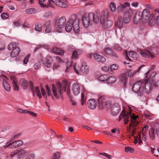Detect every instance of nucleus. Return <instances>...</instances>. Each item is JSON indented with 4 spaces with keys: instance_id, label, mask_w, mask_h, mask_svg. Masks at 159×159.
<instances>
[{
    "instance_id": "nucleus-61",
    "label": "nucleus",
    "mask_w": 159,
    "mask_h": 159,
    "mask_svg": "<svg viewBox=\"0 0 159 159\" xmlns=\"http://www.w3.org/2000/svg\"><path fill=\"white\" fill-rule=\"evenodd\" d=\"M56 59L59 62L63 63L64 62V61L59 56L56 57Z\"/></svg>"
},
{
    "instance_id": "nucleus-26",
    "label": "nucleus",
    "mask_w": 159,
    "mask_h": 159,
    "mask_svg": "<svg viewBox=\"0 0 159 159\" xmlns=\"http://www.w3.org/2000/svg\"><path fill=\"white\" fill-rule=\"evenodd\" d=\"M20 50L19 48L16 47L14 48L11 52L10 55L11 57L13 58L17 56L20 52Z\"/></svg>"
},
{
    "instance_id": "nucleus-29",
    "label": "nucleus",
    "mask_w": 159,
    "mask_h": 159,
    "mask_svg": "<svg viewBox=\"0 0 159 159\" xmlns=\"http://www.w3.org/2000/svg\"><path fill=\"white\" fill-rule=\"evenodd\" d=\"M123 19L121 16H119L116 23H115L116 27L117 26L119 28H121L123 25Z\"/></svg>"
},
{
    "instance_id": "nucleus-37",
    "label": "nucleus",
    "mask_w": 159,
    "mask_h": 159,
    "mask_svg": "<svg viewBox=\"0 0 159 159\" xmlns=\"http://www.w3.org/2000/svg\"><path fill=\"white\" fill-rule=\"evenodd\" d=\"M80 53V50H74L72 54V58L74 59H77Z\"/></svg>"
},
{
    "instance_id": "nucleus-15",
    "label": "nucleus",
    "mask_w": 159,
    "mask_h": 159,
    "mask_svg": "<svg viewBox=\"0 0 159 159\" xmlns=\"http://www.w3.org/2000/svg\"><path fill=\"white\" fill-rule=\"evenodd\" d=\"M27 154L26 150L21 148H20L17 150V154L19 159H21L25 156Z\"/></svg>"
},
{
    "instance_id": "nucleus-59",
    "label": "nucleus",
    "mask_w": 159,
    "mask_h": 159,
    "mask_svg": "<svg viewBox=\"0 0 159 159\" xmlns=\"http://www.w3.org/2000/svg\"><path fill=\"white\" fill-rule=\"evenodd\" d=\"M30 56V55L28 57L26 56L25 57L23 60V63L25 64H27L28 61V58Z\"/></svg>"
},
{
    "instance_id": "nucleus-48",
    "label": "nucleus",
    "mask_w": 159,
    "mask_h": 159,
    "mask_svg": "<svg viewBox=\"0 0 159 159\" xmlns=\"http://www.w3.org/2000/svg\"><path fill=\"white\" fill-rule=\"evenodd\" d=\"M20 135V134H16L14 136L11 137L9 139V142H11V141H12L14 140H15V139H17L19 137Z\"/></svg>"
},
{
    "instance_id": "nucleus-24",
    "label": "nucleus",
    "mask_w": 159,
    "mask_h": 159,
    "mask_svg": "<svg viewBox=\"0 0 159 159\" xmlns=\"http://www.w3.org/2000/svg\"><path fill=\"white\" fill-rule=\"evenodd\" d=\"M105 54H108L113 57H116V54L113 52L112 50L110 48H106L104 51Z\"/></svg>"
},
{
    "instance_id": "nucleus-13",
    "label": "nucleus",
    "mask_w": 159,
    "mask_h": 159,
    "mask_svg": "<svg viewBox=\"0 0 159 159\" xmlns=\"http://www.w3.org/2000/svg\"><path fill=\"white\" fill-rule=\"evenodd\" d=\"M133 13V11L130 9L125 13L123 17V21L125 23H128L130 21Z\"/></svg>"
},
{
    "instance_id": "nucleus-3",
    "label": "nucleus",
    "mask_w": 159,
    "mask_h": 159,
    "mask_svg": "<svg viewBox=\"0 0 159 159\" xmlns=\"http://www.w3.org/2000/svg\"><path fill=\"white\" fill-rule=\"evenodd\" d=\"M99 14L90 13H86L83 16L82 18V23L84 26L87 28L89 25L92 24L94 22L97 23L99 21Z\"/></svg>"
},
{
    "instance_id": "nucleus-53",
    "label": "nucleus",
    "mask_w": 159,
    "mask_h": 159,
    "mask_svg": "<svg viewBox=\"0 0 159 159\" xmlns=\"http://www.w3.org/2000/svg\"><path fill=\"white\" fill-rule=\"evenodd\" d=\"M8 17V15L7 13H3L1 15V18L3 19H7Z\"/></svg>"
},
{
    "instance_id": "nucleus-57",
    "label": "nucleus",
    "mask_w": 159,
    "mask_h": 159,
    "mask_svg": "<svg viewBox=\"0 0 159 159\" xmlns=\"http://www.w3.org/2000/svg\"><path fill=\"white\" fill-rule=\"evenodd\" d=\"M123 8L121 4L120 6H119L117 7V10L118 12H121L122 11Z\"/></svg>"
},
{
    "instance_id": "nucleus-33",
    "label": "nucleus",
    "mask_w": 159,
    "mask_h": 159,
    "mask_svg": "<svg viewBox=\"0 0 159 159\" xmlns=\"http://www.w3.org/2000/svg\"><path fill=\"white\" fill-rule=\"evenodd\" d=\"M118 68V66L116 64H113L111 66V67L109 68L107 70V71L108 73L112 74V72L111 70H116Z\"/></svg>"
},
{
    "instance_id": "nucleus-1",
    "label": "nucleus",
    "mask_w": 159,
    "mask_h": 159,
    "mask_svg": "<svg viewBox=\"0 0 159 159\" xmlns=\"http://www.w3.org/2000/svg\"><path fill=\"white\" fill-rule=\"evenodd\" d=\"M151 70H149L148 72L145 73V78L146 80H140V96L143 94L141 91L144 92L146 93H149L152 89V84L153 81H154L155 76L157 74V72H153L149 76L148 78L149 74L150 73Z\"/></svg>"
},
{
    "instance_id": "nucleus-7",
    "label": "nucleus",
    "mask_w": 159,
    "mask_h": 159,
    "mask_svg": "<svg viewBox=\"0 0 159 159\" xmlns=\"http://www.w3.org/2000/svg\"><path fill=\"white\" fill-rule=\"evenodd\" d=\"M108 17V13L107 12L102 13L100 17L101 23L107 28L111 27L113 24L112 21L107 19Z\"/></svg>"
},
{
    "instance_id": "nucleus-6",
    "label": "nucleus",
    "mask_w": 159,
    "mask_h": 159,
    "mask_svg": "<svg viewBox=\"0 0 159 159\" xmlns=\"http://www.w3.org/2000/svg\"><path fill=\"white\" fill-rule=\"evenodd\" d=\"M39 3L42 7L50 6L51 2L61 7L66 8L67 6L65 3L60 0H39Z\"/></svg>"
},
{
    "instance_id": "nucleus-43",
    "label": "nucleus",
    "mask_w": 159,
    "mask_h": 159,
    "mask_svg": "<svg viewBox=\"0 0 159 159\" xmlns=\"http://www.w3.org/2000/svg\"><path fill=\"white\" fill-rule=\"evenodd\" d=\"M36 12V10L33 8H31L25 10V12L28 14H33Z\"/></svg>"
},
{
    "instance_id": "nucleus-35",
    "label": "nucleus",
    "mask_w": 159,
    "mask_h": 159,
    "mask_svg": "<svg viewBox=\"0 0 159 159\" xmlns=\"http://www.w3.org/2000/svg\"><path fill=\"white\" fill-rule=\"evenodd\" d=\"M3 86L7 91H9L10 90V86L5 80H3Z\"/></svg>"
},
{
    "instance_id": "nucleus-25",
    "label": "nucleus",
    "mask_w": 159,
    "mask_h": 159,
    "mask_svg": "<svg viewBox=\"0 0 159 159\" xmlns=\"http://www.w3.org/2000/svg\"><path fill=\"white\" fill-rule=\"evenodd\" d=\"M149 127L148 125H145L142 129L141 133L143 137V140L145 141L147 137V134L146 133V131L148 129Z\"/></svg>"
},
{
    "instance_id": "nucleus-16",
    "label": "nucleus",
    "mask_w": 159,
    "mask_h": 159,
    "mask_svg": "<svg viewBox=\"0 0 159 159\" xmlns=\"http://www.w3.org/2000/svg\"><path fill=\"white\" fill-rule=\"evenodd\" d=\"M87 104L89 108L92 109H95L97 105L95 100L93 99H89L87 102Z\"/></svg>"
},
{
    "instance_id": "nucleus-45",
    "label": "nucleus",
    "mask_w": 159,
    "mask_h": 159,
    "mask_svg": "<svg viewBox=\"0 0 159 159\" xmlns=\"http://www.w3.org/2000/svg\"><path fill=\"white\" fill-rule=\"evenodd\" d=\"M80 102L81 104L82 105H83L84 103H86V98H85V96L82 93H81Z\"/></svg>"
},
{
    "instance_id": "nucleus-38",
    "label": "nucleus",
    "mask_w": 159,
    "mask_h": 159,
    "mask_svg": "<svg viewBox=\"0 0 159 159\" xmlns=\"http://www.w3.org/2000/svg\"><path fill=\"white\" fill-rule=\"evenodd\" d=\"M132 89L134 93H137L138 94H139L138 92L139 91V84L138 82L134 85L132 87Z\"/></svg>"
},
{
    "instance_id": "nucleus-8",
    "label": "nucleus",
    "mask_w": 159,
    "mask_h": 159,
    "mask_svg": "<svg viewBox=\"0 0 159 159\" xmlns=\"http://www.w3.org/2000/svg\"><path fill=\"white\" fill-rule=\"evenodd\" d=\"M66 19L65 16H63L60 18L56 22V30L58 33L62 31V29L64 27L66 22Z\"/></svg>"
},
{
    "instance_id": "nucleus-44",
    "label": "nucleus",
    "mask_w": 159,
    "mask_h": 159,
    "mask_svg": "<svg viewBox=\"0 0 159 159\" xmlns=\"http://www.w3.org/2000/svg\"><path fill=\"white\" fill-rule=\"evenodd\" d=\"M16 48V43H11L8 47V49L11 50L13 49H14Z\"/></svg>"
},
{
    "instance_id": "nucleus-23",
    "label": "nucleus",
    "mask_w": 159,
    "mask_h": 159,
    "mask_svg": "<svg viewBox=\"0 0 159 159\" xmlns=\"http://www.w3.org/2000/svg\"><path fill=\"white\" fill-rule=\"evenodd\" d=\"M80 70L83 73L87 74L89 72V67L86 63H82L80 68Z\"/></svg>"
},
{
    "instance_id": "nucleus-40",
    "label": "nucleus",
    "mask_w": 159,
    "mask_h": 159,
    "mask_svg": "<svg viewBox=\"0 0 159 159\" xmlns=\"http://www.w3.org/2000/svg\"><path fill=\"white\" fill-rule=\"evenodd\" d=\"M149 136L152 139H154L155 138L154 130L152 128H150L149 130Z\"/></svg>"
},
{
    "instance_id": "nucleus-39",
    "label": "nucleus",
    "mask_w": 159,
    "mask_h": 159,
    "mask_svg": "<svg viewBox=\"0 0 159 159\" xmlns=\"http://www.w3.org/2000/svg\"><path fill=\"white\" fill-rule=\"evenodd\" d=\"M116 80V78L114 76H112L110 77L108 76L107 81L108 83L109 84H112L114 83Z\"/></svg>"
},
{
    "instance_id": "nucleus-17",
    "label": "nucleus",
    "mask_w": 159,
    "mask_h": 159,
    "mask_svg": "<svg viewBox=\"0 0 159 159\" xmlns=\"http://www.w3.org/2000/svg\"><path fill=\"white\" fill-rule=\"evenodd\" d=\"M11 82H12L14 90L17 91L19 90V88L17 85L18 82L17 78L14 76L10 77Z\"/></svg>"
},
{
    "instance_id": "nucleus-9",
    "label": "nucleus",
    "mask_w": 159,
    "mask_h": 159,
    "mask_svg": "<svg viewBox=\"0 0 159 159\" xmlns=\"http://www.w3.org/2000/svg\"><path fill=\"white\" fill-rule=\"evenodd\" d=\"M150 16L149 10L148 9H144L142 12L141 18L140 20H140L143 22V24L147 22L149 16Z\"/></svg>"
},
{
    "instance_id": "nucleus-32",
    "label": "nucleus",
    "mask_w": 159,
    "mask_h": 159,
    "mask_svg": "<svg viewBox=\"0 0 159 159\" xmlns=\"http://www.w3.org/2000/svg\"><path fill=\"white\" fill-rule=\"evenodd\" d=\"M53 51L54 53L59 55H62L64 53L63 50L56 47L53 48Z\"/></svg>"
},
{
    "instance_id": "nucleus-42",
    "label": "nucleus",
    "mask_w": 159,
    "mask_h": 159,
    "mask_svg": "<svg viewBox=\"0 0 159 159\" xmlns=\"http://www.w3.org/2000/svg\"><path fill=\"white\" fill-rule=\"evenodd\" d=\"M108 75L106 74H103L100 76L98 77V79L102 81H104L107 80L108 79Z\"/></svg>"
},
{
    "instance_id": "nucleus-36",
    "label": "nucleus",
    "mask_w": 159,
    "mask_h": 159,
    "mask_svg": "<svg viewBox=\"0 0 159 159\" xmlns=\"http://www.w3.org/2000/svg\"><path fill=\"white\" fill-rule=\"evenodd\" d=\"M111 103L112 102L111 101H107L106 102H105V104L103 105V108L106 107L107 109H111L112 105Z\"/></svg>"
},
{
    "instance_id": "nucleus-56",
    "label": "nucleus",
    "mask_w": 159,
    "mask_h": 159,
    "mask_svg": "<svg viewBox=\"0 0 159 159\" xmlns=\"http://www.w3.org/2000/svg\"><path fill=\"white\" fill-rule=\"evenodd\" d=\"M52 15V13L51 12L48 11L46 12L44 14V17H48Z\"/></svg>"
},
{
    "instance_id": "nucleus-22",
    "label": "nucleus",
    "mask_w": 159,
    "mask_h": 159,
    "mask_svg": "<svg viewBox=\"0 0 159 159\" xmlns=\"http://www.w3.org/2000/svg\"><path fill=\"white\" fill-rule=\"evenodd\" d=\"M128 74V76L129 77H131L133 76L134 75V72L133 71L128 70L126 72V73L123 75V78H122V80L124 81L125 83L127 82V79L126 75Z\"/></svg>"
},
{
    "instance_id": "nucleus-4",
    "label": "nucleus",
    "mask_w": 159,
    "mask_h": 159,
    "mask_svg": "<svg viewBox=\"0 0 159 159\" xmlns=\"http://www.w3.org/2000/svg\"><path fill=\"white\" fill-rule=\"evenodd\" d=\"M131 110H129V112L127 113H125V111H122L119 116L118 121H120L122 118H123L124 119V123L125 124H127L129 121L128 119L130 116L131 123L129 125L130 126H132L134 129H136V126L139 124V122L136 121L137 117L134 114L131 116Z\"/></svg>"
},
{
    "instance_id": "nucleus-47",
    "label": "nucleus",
    "mask_w": 159,
    "mask_h": 159,
    "mask_svg": "<svg viewBox=\"0 0 159 159\" xmlns=\"http://www.w3.org/2000/svg\"><path fill=\"white\" fill-rule=\"evenodd\" d=\"M125 151L126 152L132 153L134 151V150L130 147H125Z\"/></svg>"
},
{
    "instance_id": "nucleus-55",
    "label": "nucleus",
    "mask_w": 159,
    "mask_h": 159,
    "mask_svg": "<svg viewBox=\"0 0 159 159\" xmlns=\"http://www.w3.org/2000/svg\"><path fill=\"white\" fill-rule=\"evenodd\" d=\"M46 89L48 90V96H51V97H52V98L53 99L54 97L52 95H51V91L49 89L48 86H46Z\"/></svg>"
},
{
    "instance_id": "nucleus-14",
    "label": "nucleus",
    "mask_w": 159,
    "mask_h": 159,
    "mask_svg": "<svg viewBox=\"0 0 159 159\" xmlns=\"http://www.w3.org/2000/svg\"><path fill=\"white\" fill-rule=\"evenodd\" d=\"M107 100V97L104 96H100L98 100V107L101 109H103L104 104Z\"/></svg>"
},
{
    "instance_id": "nucleus-18",
    "label": "nucleus",
    "mask_w": 159,
    "mask_h": 159,
    "mask_svg": "<svg viewBox=\"0 0 159 159\" xmlns=\"http://www.w3.org/2000/svg\"><path fill=\"white\" fill-rule=\"evenodd\" d=\"M140 53L142 56L145 57H150L152 58L155 57L154 55L152 54L150 51L147 50H145L144 51L141 52Z\"/></svg>"
},
{
    "instance_id": "nucleus-49",
    "label": "nucleus",
    "mask_w": 159,
    "mask_h": 159,
    "mask_svg": "<svg viewBox=\"0 0 159 159\" xmlns=\"http://www.w3.org/2000/svg\"><path fill=\"white\" fill-rule=\"evenodd\" d=\"M41 67V63L39 61L36 62L34 64V67L36 70L39 69Z\"/></svg>"
},
{
    "instance_id": "nucleus-64",
    "label": "nucleus",
    "mask_w": 159,
    "mask_h": 159,
    "mask_svg": "<svg viewBox=\"0 0 159 159\" xmlns=\"http://www.w3.org/2000/svg\"><path fill=\"white\" fill-rule=\"evenodd\" d=\"M9 148L11 149L14 148L13 142L9 143Z\"/></svg>"
},
{
    "instance_id": "nucleus-46",
    "label": "nucleus",
    "mask_w": 159,
    "mask_h": 159,
    "mask_svg": "<svg viewBox=\"0 0 159 159\" xmlns=\"http://www.w3.org/2000/svg\"><path fill=\"white\" fill-rule=\"evenodd\" d=\"M110 7L112 11L114 12L116 11V6L114 2H111L110 4Z\"/></svg>"
},
{
    "instance_id": "nucleus-19",
    "label": "nucleus",
    "mask_w": 159,
    "mask_h": 159,
    "mask_svg": "<svg viewBox=\"0 0 159 159\" xmlns=\"http://www.w3.org/2000/svg\"><path fill=\"white\" fill-rule=\"evenodd\" d=\"M43 26L46 28L45 30L46 33H49L52 32V25L50 21H48L45 22Z\"/></svg>"
},
{
    "instance_id": "nucleus-2",
    "label": "nucleus",
    "mask_w": 159,
    "mask_h": 159,
    "mask_svg": "<svg viewBox=\"0 0 159 159\" xmlns=\"http://www.w3.org/2000/svg\"><path fill=\"white\" fill-rule=\"evenodd\" d=\"M52 85V93L54 96L57 98L59 97L58 94L61 95L63 92L65 91L67 88L66 92L68 95L71 97L72 94L70 93V89H69V84L67 81L64 80L61 84L60 83H57V88L53 84Z\"/></svg>"
},
{
    "instance_id": "nucleus-28",
    "label": "nucleus",
    "mask_w": 159,
    "mask_h": 159,
    "mask_svg": "<svg viewBox=\"0 0 159 159\" xmlns=\"http://www.w3.org/2000/svg\"><path fill=\"white\" fill-rule=\"evenodd\" d=\"M128 55L130 57L136 60H138L139 57L138 54L133 51L129 52Z\"/></svg>"
},
{
    "instance_id": "nucleus-10",
    "label": "nucleus",
    "mask_w": 159,
    "mask_h": 159,
    "mask_svg": "<svg viewBox=\"0 0 159 159\" xmlns=\"http://www.w3.org/2000/svg\"><path fill=\"white\" fill-rule=\"evenodd\" d=\"M71 91L72 93L74 96H78L81 91L80 86L77 84H73L71 87Z\"/></svg>"
},
{
    "instance_id": "nucleus-27",
    "label": "nucleus",
    "mask_w": 159,
    "mask_h": 159,
    "mask_svg": "<svg viewBox=\"0 0 159 159\" xmlns=\"http://www.w3.org/2000/svg\"><path fill=\"white\" fill-rule=\"evenodd\" d=\"M20 84L23 89L25 90L27 88L28 83L27 81L24 79H22L20 80Z\"/></svg>"
},
{
    "instance_id": "nucleus-5",
    "label": "nucleus",
    "mask_w": 159,
    "mask_h": 159,
    "mask_svg": "<svg viewBox=\"0 0 159 159\" xmlns=\"http://www.w3.org/2000/svg\"><path fill=\"white\" fill-rule=\"evenodd\" d=\"M79 22V20L77 18L76 15H71L69 21L66 25V30L68 32H70L73 28L74 32L76 33H78L80 31Z\"/></svg>"
},
{
    "instance_id": "nucleus-54",
    "label": "nucleus",
    "mask_w": 159,
    "mask_h": 159,
    "mask_svg": "<svg viewBox=\"0 0 159 159\" xmlns=\"http://www.w3.org/2000/svg\"><path fill=\"white\" fill-rule=\"evenodd\" d=\"M99 154L100 155H102L106 157L108 159H111V156L110 155L108 154L107 153L104 152V153H100Z\"/></svg>"
},
{
    "instance_id": "nucleus-20",
    "label": "nucleus",
    "mask_w": 159,
    "mask_h": 159,
    "mask_svg": "<svg viewBox=\"0 0 159 159\" xmlns=\"http://www.w3.org/2000/svg\"><path fill=\"white\" fill-rule=\"evenodd\" d=\"M93 57L95 60L97 61L104 62L106 61V59L103 56L97 53L94 54Z\"/></svg>"
},
{
    "instance_id": "nucleus-51",
    "label": "nucleus",
    "mask_w": 159,
    "mask_h": 159,
    "mask_svg": "<svg viewBox=\"0 0 159 159\" xmlns=\"http://www.w3.org/2000/svg\"><path fill=\"white\" fill-rule=\"evenodd\" d=\"M151 115H149L147 113H144V115H141V117H142V119H143V118H146L147 119H149L150 120L151 118Z\"/></svg>"
},
{
    "instance_id": "nucleus-21",
    "label": "nucleus",
    "mask_w": 159,
    "mask_h": 159,
    "mask_svg": "<svg viewBox=\"0 0 159 159\" xmlns=\"http://www.w3.org/2000/svg\"><path fill=\"white\" fill-rule=\"evenodd\" d=\"M42 62H43V64L45 66L48 68L51 66L52 60L50 57H47L44 60H43Z\"/></svg>"
},
{
    "instance_id": "nucleus-11",
    "label": "nucleus",
    "mask_w": 159,
    "mask_h": 159,
    "mask_svg": "<svg viewBox=\"0 0 159 159\" xmlns=\"http://www.w3.org/2000/svg\"><path fill=\"white\" fill-rule=\"evenodd\" d=\"M120 110V106L118 103H114L111 108V113L113 116L117 115Z\"/></svg>"
},
{
    "instance_id": "nucleus-50",
    "label": "nucleus",
    "mask_w": 159,
    "mask_h": 159,
    "mask_svg": "<svg viewBox=\"0 0 159 159\" xmlns=\"http://www.w3.org/2000/svg\"><path fill=\"white\" fill-rule=\"evenodd\" d=\"M35 155L34 153H31L28 155L25 158V159H34L35 157Z\"/></svg>"
},
{
    "instance_id": "nucleus-52",
    "label": "nucleus",
    "mask_w": 159,
    "mask_h": 159,
    "mask_svg": "<svg viewBox=\"0 0 159 159\" xmlns=\"http://www.w3.org/2000/svg\"><path fill=\"white\" fill-rule=\"evenodd\" d=\"M60 157V154L59 152H57L55 153L52 159H59Z\"/></svg>"
},
{
    "instance_id": "nucleus-31",
    "label": "nucleus",
    "mask_w": 159,
    "mask_h": 159,
    "mask_svg": "<svg viewBox=\"0 0 159 159\" xmlns=\"http://www.w3.org/2000/svg\"><path fill=\"white\" fill-rule=\"evenodd\" d=\"M14 148L19 147L23 144L22 141L20 140H16L13 142Z\"/></svg>"
},
{
    "instance_id": "nucleus-60",
    "label": "nucleus",
    "mask_w": 159,
    "mask_h": 159,
    "mask_svg": "<svg viewBox=\"0 0 159 159\" xmlns=\"http://www.w3.org/2000/svg\"><path fill=\"white\" fill-rule=\"evenodd\" d=\"M73 68L74 69V70L75 72L77 74H79V71L78 70H77L76 69V67L75 65H75H73Z\"/></svg>"
},
{
    "instance_id": "nucleus-12",
    "label": "nucleus",
    "mask_w": 159,
    "mask_h": 159,
    "mask_svg": "<svg viewBox=\"0 0 159 159\" xmlns=\"http://www.w3.org/2000/svg\"><path fill=\"white\" fill-rule=\"evenodd\" d=\"M30 87L31 89L32 92L33 93V95L34 96H35V94L34 92H35L36 93L37 96H38L40 99L42 98V97L41 93L39 88L36 87H34L32 83L31 82H30Z\"/></svg>"
},
{
    "instance_id": "nucleus-30",
    "label": "nucleus",
    "mask_w": 159,
    "mask_h": 159,
    "mask_svg": "<svg viewBox=\"0 0 159 159\" xmlns=\"http://www.w3.org/2000/svg\"><path fill=\"white\" fill-rule=\"evenodd\" d=\"M155 16L153 14H151L150 16L148 21L149 25L150 26H154L155 24Z\"/></svg>"
},
{
    "instance_id": "nucleus-58",
    "label": "nucleus",
    "mask_w": 159,
    "mask_h": 159,
    "mask_svg": "<svg viewBox=\"0 0 159 159\" xmlns=\"http://www.w3.org/2000/svg\"><path fill=\"white\" fill-rule=\"evenodd\" d=\"M114 48L115 49L121 51L122 50V48L120 47L118 44H116L114 46Z\"/></svg>"
},
{
    "instance_id": "nucleus-63",
    "label": "nucleus",
    "mask_w": 159,
    "mask_h": 159,
    "mask_svg": "<svg viewBox=\"0 0 159 159\" xmlns=\"http://www.w3.org/2000/svg\"><path fill=\"white\" fill-rule=\"evenodd\" d=\"M71 67H72V63H70L69 66H68L67 67L66 69L65 70V72H68L70 70V69Z\"/></svg>"
},
{
    "instance_id": "nucleus-41",
    "label": "nucleus",
    "mask_w": 159,
    "mask_h": 159,
    "mask_svg": "<svg viewBox=\"0 0 159 159\" xmlns=\"http://www.w3.org/2000/svg\"><path fill=\"white\" fill-rule=\"evenodd\" d=\"M34 29L37 31H41L42 30V25L39 23L35 24Z\"/></svg>"
},
{
    "instance_id": "nucleus-34",
    "label": "nucleus",
    "mask_w": 159,
    "mask_h": 159,
    "mask_svg": "<svg viewBox=\"0 0 159 159\" xmlns=\"http://www.w3.org/2000/svg\"><path fill=\"white\" fill-rule=\"evenodd\" d=\"M139 12L137 11L133 19L134 23L135 24H138L139 23Z\"/></svg>"
},
{
    "instance_id": "nucleus-62",
    "label": "nucleus",
    "mask_w": 159,
    "mask_h": 159,
    "mask_svg": "<svg viewBox=\"0 0 159 159\" xmlns=\"http://www.w3.org/2000/svg\"><path fill=\"white\" fill-rule=\"evenodd\" d=\"M122 6L124 8H125L126 7H129V6L130 4L128 2H125L124 4H122Z\"/></svg>"
}]
</instances>
